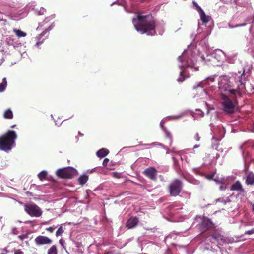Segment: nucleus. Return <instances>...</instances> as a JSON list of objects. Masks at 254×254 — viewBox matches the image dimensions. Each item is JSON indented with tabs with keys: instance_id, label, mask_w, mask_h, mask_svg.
I'll list each match as a JSON object with an SVG mask.
<instances>
[{
	"instance_id": "obj_10",
	"label": "nucleus",
	"mask_w": 254,
	"mask_h": 254,
	"mask_svg": "<svg viewBox=\"0 0 254 254\" xmlns=\"http://www.w3.org/2000/svg\"><path fill=\"white\" fill-rule=\"evenodd\" d=\"M211 236L220 245H222L223 243H224L226 242L225 237L217 230H215L211 234Z\"/></svg>"
},
{
	"instance_id": "obj_16",
	"label": "nucleus",
	"mask_w": 254,
	"mask_h": 254,
	"mask_svg": "<svg viewBox=\"0 0 254 254\" xmlns=\"http://www.w3.org/2000/svg\"><path fill=\"white\" fill-rule=\"evenodd\" d=\"M3 117L5 119H11L13 117L12 111L10 109H7L3 114Z\"/></svg>"
},
{
	"instance_id": "obj_40",
	"label": "nucleus",
	"mask_w": 254,
	"mask_h": 254,
	"mask_svg": "<svg viewBox=\"0 0 254 254\" xmlns=\"http://www.w3.org/2000/svg\"><path fill=\"white\" fill-rule=\"evenodd\" d=\"M199 146V145H195L194 146H193V148H197Z\"/></svg>"
},
{
	"instance_id": "obj_43",
	"label": "nucleus",
	"mask_w": 254,
	"mask_h": 254,
	"mask_svg": "<svg viewBox=\"0 0 254 254\" xmlns=\"http://www.w3.org/2000/svg\"><path fill=\"white\" fill-rule=\"evenodd\" d=\"M59 242H60V243L61 245H63V243H62V241H61V240H60Z\"/></svg>"
},
{
	"instance_id": "obj_22",
	"label": "nucleus",
	"mask_w": 254,
	"mask_h": 254,
	"mask_svg": "<svg viewBox=\"0 0 254 254\" xmlns=\"http://www.w3.org/2000/svg\"><path fill=\"white\" fill-rule=\"evenodd\" d=\"M47 175V172L46 171H42L38 174V176L40 180L43 181L46 179Z\"/></svg>"
},
{
	"instance_id": "obj_3",
	"label": "nucleus",
	"mask_w": 254,
	"mask_h": 254,
	"mask_svg": "<svg viewBox=\"0 0 254 254\" xmlns=\"http://www.w3.org/2000/svg\"><path fill=\"white\" fill-rule=\"evenodd\" d=\"M17 137L16 132L13 130H8L0 136V150L4 151L11 150L15 144V140Z\"/></svg>"
},
{
	"instance_id": "obj_27",
	"label": "nucleus",
	"mask_w": 254,
	"mask_h": 254,
	"mask_svg": "<svg viewBox=\"0 0 254 254\" xmlns=\"http://www.w3.org/2000/svg\"><path fill=\"white\" fill-rule=\"evenodd\" d=\"M193 5L196 8L197 10L200 12V13L202 11H203L201 8L197 4V3L195 2V1H193Z\"/></svg>"
},
{
	"instance_id": "obj_26",
	"label": "nucleus",
	"mask_w": 254,
	"mask_h": 254,
	"mask_svg": "<svg viewBox=\"0 0 254 254\" xmlns=\"http://www.w3.org/2000/svg\"><path fill=\"white\" fill-rule=\"evenodd\" d=\"M7 13V11L6 9H2L1 7H0V21H2L3 19V14H5Z\"/></svg>"
},
{
	"instance_id": "obj_25",
	"label": "nucleus",
	"mask_w": 254,
	"mask_h": 254,
	"mask_svg": "<svg viewBox=\"0 0 254 254\" xmlns=\"http://www.w3.org/2000/svg\"><path fill=\"white\" fill-rule=\"evenodd\" d=\"M64 232V229L62 226H60L57 231L56 232V236L58 237L59 236H61L62 234Z\"/></svg>"
},
{
	"instance_id": "obj_28",
	"label": "nucleus",
	"mask_w": 254,
	"mask_h": 254,
	"mask_svg": "<svg viewBox=\"0 0 254 254\" xmlns=\"http://www.w3.org/2000/svg\"><path fill=\"white\" fill-rule=\"evenodd\" d=\"M56 228V227L53 225V226H51V227H48V228H46V230H47V231L49 232L50 233H53L54 232V231L55 230Z\"/></svg>"
},
{
	"instance_id": "obj_9",
	"label": "nucleus",
	"mask_w": 254,
	"mask_h": 254,
	"mask_svg": "<svg viewBox=\"0 0 254 254\" xmlns=\"http://www.w3.org/2000/svg\"><path fill=\"white\" fill-rule=\"evenodd\" d=\"M227 82L228 81L226 78L224 77L221 78L220 81H219V89L221 93H223V92H225V93L227 94V92L230 87Z\"/></svg>"
},
{
	"instance_id": "obj_21",
	"label": "nucleus",
	"mask_w": 254,
	"mask_h": 254,
	"mask_svg": "<svg viewBox=\"0 0 254 254\" xmlns=\"http://www.w3.org/2000/svg\"><path fill=\"white\" fill-rule=\"evenodd\" d=\"M7 85V82L6 78L5 77L3 78L2 82L0 84V92H2L5 89Z\"/></svg>"
},
{
	"instance_id": "obj_37",
	"label": "nucleus",
	"mask_w": 254,
	"mask_h": 254,
	"mask_svg": "<svg viewBox=\"0 0 254 254\" xmlns=\"http://www.w3.org/2000/svg\"><path fill=\"white\" fill-rule=\"evenodd\" d=\"M222 200H223V199H222V198H218V199H217L216 200V202H217V201L222 202Z\"/></svg>"
},
{
	"instance_id": "obj_12",
	"label": "nucleus",
	"mask_w": 254,
	"mask_h": 254,
	"mask_svg": "<svg viewBox=\"0 0 254 254\" xmlns=\"http://www.w3.org/2000/svg\"><path fill=\"white\" fill-rule=\"evenodd\" d=\"M138 223V219L136 217H130L126 223V227L132 229L135 227Z\"/></svg>"
},
{
	"instance_id": "obj_35",
	"label": "nucleus",
	"mask_w": 254,
	"mask_h": 254,
	"mask_svg": "<svg viewBox=\"0 0 254 254\" xmlns=\"http://www.w3.org/2000/svg\"><path fill=\"white\" fill-rule=\"evenodd\" d=\"M185 77H181L179 78L177 80L178 82H183L185 80Z\"/></svg>"
},
{
	"instance_id": "obj_24",
	"label": "nucleus",
	"mask_w": 254,
	"mask_h": 254,
	"mask_svg": "<svg viewBox=\"0 0 254 254\" xmlns=\"http://www.w3.org/2000/svg\"><path fill=\"white\" fill-rule=\"evenodd\" d=\"M51 26H50L48 28L45 29L44 31H43L41 34H40L38 36V38L39 40H40L42 38L43 36H44L47 32H48L50 30H51Z\"/></svg>"
},
{
	"instance_id": "obj_23",
	"label": "nucleus",
	"mask_w": 254,
	"mask_h": 254,
	"mask_svg": "<svg viewBox=\"0 0 254 254\" xmlns=\"http://www.w3.org/2000/svg\"><path fill=\"white\" fill-rule=\"evenodd\" d=\"M227 92L231 94V96L230 97H236L235 96L237 93H239V91L238 90L231 89V87H230V88L228 89L227 93Z\"/></svg>"
},
{
	"instance_id": "obj_8",
	"label": "nucleus",
	"mask_w": 254,
	"mask_h": 254,
	"mask_svg": "<svg viewBox=\"0 0 254 254\" xmlns=\"http://www.w3.org/2000/svg\"><path fill=\"white\" fill-rule=\"evenodd\" d=\"M143 174L153 181L157 180V171L154 167H149L144 170Z\"/></svg>"
},
{
	"instance_id": "obj_38",
	"label": "nucleus",
	"mask_w": 254,
	"mask_h": 254,
	"mask_svg": "<svg viewBox=\"0 0 254 254\" xmlns=\"http://www.w3.org/2000/svg\"><path fill=\"white\" fill-rule=\"evenodd\" d=\"M42 44V42L38 41L36 43L37 45H39Z\"/></svg>"
},
{
	"instance_id": "obj_1",
	"label": "nucleus",
	"mask_w": 254,
	"mask_h": 254,
	"mask_svg": "<svg viewBox=\"0 0 254 254\" xmlns=\"http://www.w3.org/2000/svg\"><path fill=\"white\" fill-rule=\"evenodd\" d=\"M135 29L141 34L147 33L153 36L156 34L155 21L151 15L142 16L137 15L132 19Z\"/></svg>"
},
{
	"instance_id": "obj_30",
	"label": "nucleus",
	"mask_w": 254,
	"mask_h": 254,
	"mask_svg": "<svg viewBox=\"0 0 254 254\" xmlns=\"http://www.w3.org/2000/svg\"><path fill=\"white\" fill-rule=\"evenodd\" d=\"M254 233V228H253L252 229L250 230H248V231H246L244 234L245 235L246 234H248V235H251V234H252Z\"/></svg>"
},
{
	"instance_id": "obj_19",
	"label": "nucleus",
	"mask_w": 254,
	"mask_h": 254,
	"mask_svg": "<svg viewBox=\"0 0 254 254\" xmlns=\"http://www.w3.org/2000/svg\"><path fill=\"white\" fill-rule=\"evenodd\" d=\"M200 14L201 20L203 23H206L209 21L210 17L206 15L203 11H202L200 13Z\"/></svg>"
},
{
	"instance_id": "obj_15",
	"label": "nucleus",
	"mask_w": 254,
	"mask_h": 254,
	"mask_svg": "<svg viewBox=\"0 0 254 254\" xmlns=\"http://www.w3.org/2000/svg\"><path fill=\"white\" fill-rule=\"evenodd\" d=\"M246 183L248 185H253L254 184V174L253 173H249L247 175Z\"/></svg>"
},
{
	"instance_id": "obj_34",
	"label": "nucleus",
	"mask_w": 254,
	"mask_h": 254,
	"mask_svg": "<svg viewBox=\"0 0 254 254\" xmlns=\"http://www.w3.org/2000/svg\"><path fill=\"white\" fill-rule=\"evenodd\" d=\"M194 138L197 141H198L200 140V137L199 136V134L198 133H196Z\"/></svg>"
},
{
	"instance_id": "obj_13",
	"label": "nucleus",
	"mask_w": 254,
	"mask_h": 254,
	"mask_svg": "<svg viewBox=\"0 0 254 254\" xmlns=\"http://www.w3.org/2000/svg\"><path fill=\"white\" fill-rule=\"evenodd\" d=\"M231 190H237L240 192L243 191V189L239 181L236 182L231 187Z\"/></svg>"
},
{
	"instance_id": "obj_46",
	"label": "nucleus",
	"mask_w": 254,
	"mask_h": 254,
	"mask_svg": "<svg viewBox=\"0 0 254 254\" xmlns=\"http://www.w3.org/2000/svg\"><path fill=\"white\" fill-rule=\"evenodd\" d=\"M182 73H183V72H180V75H181V76H182Z\"/></svg>"
},
{
	"instance_id": "obj_18",
	"label": "nucleus",
	"mask_w": 254,
	"mask_h": 254,
	"mask_svg": "<svg viewBox=\"0 0 254 254\" xmlns=\"http://www.w3.org/2000/svg\"><path fill=\"white\" fill-rule=\"evenodd\" d=\"M13 32L15 33L16 35L19 38L24 37L27 35L26 33L19 29H14Z\"/></svg>"
},
{
	"instance_id": "obj_11",
	"label": "nucleus",
	"mask_w": 254,
	"mask_h": 254,
	"mask_svg": "<svg viewBox=\"0 0 254 254\" xmlns=\"http://www.w3.org/2000/svg\"><path fill=\"white\" fill-rule=\"evenodd\" d=\"M201 226L203 228V231H205L209 228L213 227L214 224L210 219L204 217L201 222Z\"/></svg>"
},
{
	"instance_id": "obj_6",
	"label": "nucleus",
	"mask_w": 254,
	"mask_h": 254,
	"mask_svg": "<svg viewBox=\"0 0 254 254\" xmlns=\"http://www.w3.org/2000/svg\"><path fill=\"white\" fill-rule=\"evenodd\" d=\"M24 210L32 217H40L42 211L38 205L35 204H28L24 205Z\"/></svg>"
},
{
	"instance_id": "obj_39",
	"label": "nucleus",
	"mask_w": 254,
	"mask_h": 254,
	"mask_svg": "<svg viewBox=\"0 0 254 254\" xmlns=\"http://www.w3.org/2000/svg\"><path fill=\"white\" fill-rule=\"evenodd\" d=\"M167 136H168V137H169V138H171V135H170V133H167Z\"/></svg>"
},
{
	"instance_id": "obj_32",
	"label": "nucleus",
	"mask_w": 254,
	"mask_h": 254,
	"mask_svg": "<svg viewBox=\"0 0 254 254\" xmlns=\"http://www.w3.org/2000/svg\"><path fill=\"white\" fill-rule=\"evenodd\" d=\"M27 237V235H26V234H24V235H19L18 236V238L21 240V241H23L24 240V239H25V238H26Z\"/></svg>"
},
{
	"instance_id": "obj_29",
	"label": "nucleus",
	"mask_w": 254,
	"mask_h": 254,
	"mask_svg": "<svg viewBox=\"0 0 254 254\" xmlns=\"http://www.w3.org/2000/svg\"><path fill=\"white\" fill-rule=\"evenodd\" d=\"M200 88V89L202 90V91H204V90L203 89V86L201 84V83H198L197 85L196 86H194L193 87V90H196L197 89V88Z\"/></svg>"
},
{
	"instance_id": "obj_33",
	"label": "nucleus",
	"mask_w": 254,
	"mask_h": 254,
	"mask_svg": "<svg viewBox=\"0 0 254 254\" xmlns=\"http://www.w3.org/2000/svg\"><path fill=\"white\" fill-rule=\"evenodd\" d=\"M109 161V160L108 159V158H105L104 160H103V166L104 167H106L107 165V164L108 163Z\"/></svg>"
},
{
	"instance_id": "obj_42",
	"label": "nucleus",
	"mask_w": 254,
	"mask_h": 254,
	"mask_svg": "<svg viewBox=\"0 0 254 254\" xmlns=\"http://www.w3.org/2000/svg\"><path fill=\"white\" fill-rule=\"evenodd\" d=\"M16 126L15 125H12L11 126V128H14Z\"/></svg>"
},
{
	"instance_id": "obj_17",
	"label": "nucleus",
	"mask_w": 254,
	"mask_h": 254,
	"mask_svg": "<svg viewBox=\"0 0 254 254\" xmlns=\"http://www.w3.org/2000/svg\"><path fill=\"white\" fill-rule=\"evenodd\" d=\"M57 247L54 245H52L47 251V254H58Z\"/></svg>"
},
{
	"instance_id": "obj_2",
	"label": "nucleus",
	"mask_w": 254,
	"mask_h": 254,
	"mask_svg": "<svg viewBox=\"0 0 254 254\" xmlns=\"http://www.w3.org/2000/svg\"><path fill=\"white\" fill-rule=\"evenodd\" d=\"M220 97L222 110L227 115L234 114L238 109V101L236 97H229L226 93H220Z\"/></svg>"
},
{
	"instance_id": "obj_4",
	"label": "nucleus",
	"mask_w": 254,
	"mask_h": 254,
	"mask_svg": "<svg viewBox=\"0 0 254 254\" xmlns=\"http://www.w3.org/2000/svg\"><path fill=\"white\" fill-rule=\"evenodd\" d=\"M183 187V184L181 180L177 179L173 180L168 186L170 195L173 197L179 195Z\"/></svg>"
},
{
	"instance_id": "obj_14",
	"label": "nucleus",
	"mask_w": 254,
	"mask_h": 254,
	"mask_svg": "<svg viewBox=\"0 0 254 254\" xmlns=\"http://www.w3.org/2000/svg\"><path fill=\"white\" fill-rule=\"evenodd\" d=\"M109 153V151L108 149L102 148L97 152L96 155L99 158H103L107 155Z\"/></svg>"
},
{
	"instance_id": "obj_7",
	"label": "nucleus",
	"mask_w": 254,
	"mask_h": 254,
	"mask_svg": "<svg viewBox=\"0 0 254 254\" xmlns=\"http://www.w3.org/2000/svg\"><path fill=\"white\" fill-rule=\"evenodd\" d=\"M34 242L37 246H42L50 245L53 243V240L47 236L39 235L35 238Z\"/></svg>"
},
{
	"instance_id": "obj_45",
	"label": "nucleus",
	"mask_w": 254,
	"mask_h": 254,
	"mask_svg": "<svg viewBox=\"0 0 254 254\" xmlns=\"http://www.w3.org/2000/svg\"><path fill=\"white\" fill-rule=\"evenodd\" d=\"M79 134H80L81 136H83V134L81 133H80V132H79Z\"/></svg>"
},
{
	"instance_id": "obj_36",
	"label": "nucleus",
	"mask_w": 254,
	"mask_h": 254,
	"mask_svg": "<svg viewBox=\"0 0 254 254\" xmlns=\"http://www.w3.org/2000/svg\"><path fill=\"white\" fill-rule=\"evenodd\" d=\"M226 187L223 185L220 186L219 189L221 190H224L225 189Z\"/></svg>"
},
{
	"instance_id": "obj_31",
	"label": "nucleus",
	"mask_w": 254,
	"mask_h": 254,
	"mask_svg": "<svg viewBox=\"0 0 254 254\" xmlns=\"http://www.w3.org/2000/svg\"><path fill=\"white\" fill-rule=\"evenodd\" d=\"M14 254H24V252L20 249H17V250H14Z\"/></svg>"
},
{
	"instance_id": "obj_5",
	"label": "nucleus",
	"mask_w": 254,
	"mask_h": 254,
	"mask_svg": "<svg viewBox=\"0 0 254 254\" xmlns=\"http://www.w3.org/2000/svg\"><path fill=\"white\" fill-rule=\"evenodd\" d=\"M76 174V170L72 167L59 169L56 171V175L62 179H71Z\"/></svg>"
},
{
	"instance_id": "obj_20",
	"label": "nucleus",
	"mask_w": 254,
	"mask_h": 254,
	"mask_svg": "<svg viewBox=\"0 0 254 254\" xmlns=\"http://www.w3.org/2000/svg\"><path fill=\"white\" fill-rule=\"evenodd\" d=\"M88 180V176L86 175L81 176L78 178V181L79 184L81 185H84Z\"/></svg>"
},
{
	"instance_id": "obj_41",
	"label": "nucleus",
	"mask_w": 254,
	"mask_h": 254,
	"mask_svg": "<svg viewBox=\"0 0 254 254\" xmlns=\"http://www.w3.org/2000/svg\"><path fill=\"white\" fill-rule=\"evenodd\" d=\"M252 210H253V211L254 212V204H253V205H252Z\"/></svg>"
},
{
	"instance_id": "obj_44",
	"label": "nucleus",
	"mask_w": 254,
	"mask_h": 254,
	"mask_svg": "<svg viewBox=\"0 0 254 254\" xmlns=\"http://www.w3.org/2000/svg\"><path fill=\"white\" fill-rule=\"evenodd\" d=\"M246 25V24H241L240 25H239L240 26H245Z\"/></svg>"
}]
</instances>
